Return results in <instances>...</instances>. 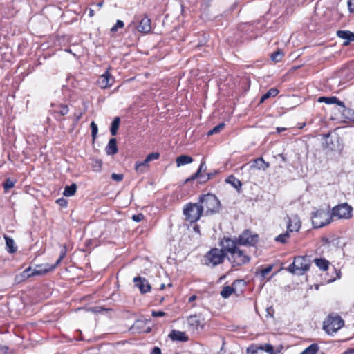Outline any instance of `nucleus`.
<instances>
[{"label": "nucleus", "instance_id": "nucleus-32", "mask_svg": "<svg viewBox=\"0 0 354 354\" xmlns=\"http://www.w3.org/2000/svg\"><path fill=\"white\" fill-rule=\"evenodd\" d=\"M66 252H67V249H66V245H62L59 257L58 259L57 260L55 264L54 265V266H53L54 268H55L57 266H58L61 263L62 259L66 257Z\"/></svg>", "mask_w": 354, "mask_h": 354}, {"label": "nucleus", "instance_id": "nucleus-57", "mask_svg": "<svg viewBox=\"0 0 354 354\" xmlns=\"http://www.w3.org/2000/svg\"><path fill=\"white\" fill-rule=\"evenodd\" d=\"M283 349V347L281 346L280 348L277 349L274 348V353L273 354H281V350Z\"/></svg>", "mask_w": 354, "mask_h": 354}, {"label": "nucleus", "instance_id": "nucleus-26", "mask_svg": "<svg viewBox=\"0 0 354 354\" xmlns=\"http://www.w3.org/2000/svg\"><path fill=\"white\" fill-rule=\"evenodd\" d=\"M315 265L322 270H327L329 267V262L325 259H315L314 260Z\"/></svg>", "mask_w": 354, "mask_h": 354}, {"label": "nucleus", "instance_id": "nucleus-21", "mask_svg": "<svg viewBox=\"0 0 354 354\" xmlns=\"http://www.w3.org/2000/svg\"><path fill=\"white\" fill-rule=\"evenodd\" d=\"M118 149L117 147V140L115 138H111L106 147V152L107 155H114L117 153Z\"/></svg>", "mask_w": 354, "mask_h": 354}, {"label": "nucleus", "instance_id": "nucleus-16", "mask_svg": "<svg viewBox=\"0 0 354 354\" xmlns=\"http://www.w3.org/2000/svg\"><path fill=\"white\" fill-rule=\"evenodd\" d=\"M53 106L52 112L57 120H59L58 117L64 116L69 111L68 106L65 104L53 105Z\"/></svg>", "mask_w": 354, "mask_h": 354}, {"label": "nucleus", "instance_id": "nucleus-28", "mask_svg": "<svg viewBox=\"0 0 354 354\" xmlns=\"http://www.w3.org/2000/svg\"><path fill=\"white\" fill-rule=\"evenodd\" d=\"M207 169V167H206V165H205V162L204 160H202L201 164H200V166H199V168L198 169L196 173H194L190 178V179H188L187 180H194L197 178H200V177H203V175L201 174V173L202 171H205Z\"/></svg>", "mask_w": 354, "mask_h": 354}, {"label": "nucleus", "instance_id": "nucleus-48", "mask_svg": "<svg viewBox=\"0 0 354 354\" xmlns=\"http://www.w3.org/2000/svg\"><path fill=\"white\" fill-rule=\"evenodd\" d=\"M123 178H124V176L122 174H115V173H113V174H111V178L113 180L117 181V182L122 181Z\"/></svg>", "mask_w": 354, "mask_h": 354}, {"label": "nucleus", "instance_id": "nucleus-43", "mask_svg": "<svg viewBox=\"0 0 354 354\" xmlns=\"http://www.w3.org/2000/svg\"><path fill=\"white\" fill-rule=\"evenodd\" d=\"M124 26V24L121 20H117L115 24L111 28V32H115L118 28H122Z\"/></svg>", "mask_w": 354, "mask_h": 354}, {"label": "nucleus", "instance_id": "nucleus-23", "mask_svg": "<svg viewBox=\"0 0 354 354\" xmlns=\"http://www.w3.org/2000/svg\"><path fill=\"white\" fill-rule=\"evenodd\" d=\"M225 182L228 184H230L238 192H240L242 183L241 180L236 178L235 176H234L233 175L230 176L225 179Z\"/></svg>", "mask_w": 354, "mask_h": 354}, {"label": "nucleus", "instance_id": "nucleus-5", "mask_svg": "<svg viewBox=\"0 0 354 354\" xmlns=\"http://www.w3.org/2000/svg\"><path fill=\"white\" fill-rule=\"evenodd\" d=\"M333 217L332 212L319 209L312 214V224L315 228H320L329 224Z\"/></svg>", "mask_w": 354, "mask_h": 354}, {"label": "nucleus", "instance_id": "nucleus-35", "mask_svg": "<svg viewBox=\"0 0 354 354\" xmlns=\"http://www.w3.org/2000/svg\"><path fill=\"white\" fill-rule=\"evenodd\" d=\"M26 270V271H28V278L34 276L41 275L44 272L41 270H38L37 268L32 269L30 266L27 268Z\"/></svg>", "mask_w": 354, "mask_h": 354}, {"label": "nucleus", "instance_id": "nucleus-51", "mask_svg": "<svg viewBox=\"0 0 354 354\" xmlns=\"http://www.w3.org/2000/svg\"><path fill=\"white\" fill-rule=\"evenodd\" d=\"M165 315V313L163 311H153L152 316L154 317H163Z\"/></svg>", "mask_w": 354, "mask_h": 354}, {"label": "nucleus", "instance_id": "nucleus-8", "mask_svg": "<svg viewBox=\"0 0 354 354\" xmlns=\"http://www.w3.org/2000/svg\"><path fill=\"white\" fill-rule=\"evenodd\" d=\"M250 259V257L243 250H241L240 248L232 254L228 256V261L232 267L241 266L248 263Z\"/></svg>", "mask_w": 354, "mask_h": 354}, {"label": "nucleus", "instance_id": "nucleus-33", "mask_svg": "<svg viewBox=\"0 0 354 354\" xmlns=\"http://www.w3.org/2000/svg\"><path fill=\"white\" fill-rule=\"evenodd\" d=\"M149 161L147 160V158L142 162H136L135 165V169L137 171H140L142 173L144 171L142 170V167H148Z\"/></svg>", "mask_w": 354, "mask_h": 354}, {"label": "nucleus", "instance_id": "nucleus-11", "mask_svg": "<svg viewBox=\"0 0 354 354\" xmlns=\"http://www.w3.org/2000/svg\"><path fill=\"white\" fill-rule=\"evenodd\" d=\"M187 323L189 329L193 331L198 330V329H203L205 326L204 319L198 315L189 316L187 318Z\"/></svg>", "mask_w": 354, "mask_h": 354}, {"label": "nucleus", "instance_id": "nucleus-56", "mask_svg": "<svg viewBox=\"0 0 354 354\" xmlns=\"http://www.w3.org/2000/svg\"><path fill=\"white\" fill-rule=\"evenodd\" d=\"M342 354H354V348H348Z\"/></svg>", "mask_w": 354, "mask_h": 354}, {"label": "nucleus", "instance_id": "nucleus-42", "mask_svg": "<svg viewBox=\"0 0 354 354\" xmlns=\"http://www.w3.org/2000/svg\"><path fill=\"white\" fill-rule=\"evenodd\" d=\"M260 346L262 347V349H261V351H264L269 354L274 353V347L271 344H266L260 345Z\"/></svg>", "mask_w": 354, "mask_h": 354}, {"label": "nucleus", "instance_id": "nucleus-18", "mask_svg": "<svg viewBox=\"0 0 354 354\" xmlns=\"http://www.w3.org/2000/svg\"><path fill=\"white\" fill-rule=\"evenodd\" d=\"M169 337L173 341L187 342L188 337L185 332L173 330L169 335Z\"/></svg>", "mask_w": 354, "mask_h": 354}, {"label": "nucleus", "instance_id": "nucleus-39", "mask_svg": "<svg viewBox=\"0 0 354 354\" xmlns=\"http://www.w3.org/2000/svg\"><path fill=\"white\" fill-rule=\"evenodd\" d=\"M283 56V53L281 52L280 50H277L271 55L270 58L274 62H278L281 61Z\"/></svg>", "mask_w": 354, "mask_h": 354}, {"label": "nucleus", "instance_id": "nucleus-58", "mask_svg": "<svg viewBox=\"0 0 354 354\" xmlns=\"http://www.w3.org/2000/svg\"><path fill=\"white\" fill-rule=\"evenodd\" d=\"M193 230L195 232L199 234L200 233V227L198 225L194 226Z\"/></svg>", "mask_w": 354, "mask_h": 354}, {"label": "nucleus", "instance_id": "nucleus-62", "mask_svg": "<svg viewBox=\"0 0 354 354\" xmlns=\"http://www.w3.org/2000/svg\"><path fill=\"white\" fill-rule=\"evenodd\" d=\"M93 10H91L89 12V16H93Z\"/></svg>", "mask_w": 354, "mask_h": 354}, {"label": "nucleus", "instance_id": "nucleus-7", "mask_svg": "<svg viewBox=\"0 0 354 354\" xmlns=\"http://www.w3.org/2000/svg\"><path fill=\"white\" fill-rule=\"evenodd\" d=\"M220 246L221 250H223V253H225V257L228 258V256L235 252L241 245L238 243L236 238L224 237L220 241Z\"/></svg>", "mask_w": 354, "mask_h": 354}, {"label": "nucleus", "instance_id": "nucleus-30", "mask_svg": "<svg viewBox=\"0 0 354 354\" xmlns=\"http://www.w3.org/2000/svg\"><path fill=\"white\" fill-rule=\"evenodd\" d=\"M279 93V91L277 88H270L268 92L262 95L260 100V103H263L265 100L270 98V97H275Z\"/></svg>", "mask_w": 354, "mask_h": 354}, {"label": "nucleus", "instance_id": "nucleus-14", "mask_svg": "<svg viewBox=\"0 0 354 354\" xmlns=\"http://www.w3.org/2000/svg\"><path fill=\"white\" fill-rule=\"evenodd\" d=\"M133 282L135 286L138 288L140 292L142 294L147 293L151 290V286L145 278L136 277L133 279Z\"/></svg>", "mask_w": 354, "mask_h": 354}, {"label": "nucleus", "instance_id": "nucleus-24", "mask_svg": "<svg viewBox=\"0 0 354 354\" xmlns=\"http://www.w3.org/2000/svg\"><path fill=\"white\" fill-rule=\"evenodd\" d=\"M193 162V158L191 156L186 155H181L177 157L176 160L177 167H180L183 165H185L187 164L192 163Z\"/></svg>", "mask_w": 354, "mask_h": 354}, {"label": "nucleus", "instance_id": "nucleus-45", "mask_svg": "<svg viewBox=\"0 0 354 354\" xmlns=\"http://www.w3.org/2000/svg\"><path fill=\"white\" fill-rule=\"evenodd\" d=\"M102 162L100 160H96L93 164V169L94 171H101Z\"/></svg>", "mask_w": 354, "mask_h": 354}, {"label": "nucleus", "instance_id": "nucleus-52", "mask_svg": "<svg viewBox=\"0 0 354 354\" xmlns=\"http://www.w3.org/2000/svg\"><path fill=\"white\" fill-rule=\"evenodd\" d=\"M263 166L262 162H255V160L253 161V164L250 166L251 168H256L258 169V167Z\"/></svg>", "mask_w": 354, "mask_h": 354}, {"label": "nucleus", "instance_id": "nucleus-41", "mask_svg": "<svg viewBox=\"0 0 354 354\" xmlns=\"http://www.w3.org/2000/svg\"><path fill=\"white\" fill-rule=\"evenodd\" d=\"M255 162H262V163H263V166L258 167L259 170L261 169V170L266 171L268 168L270 167V163L268 162H266L262 157L255 159Z\"/></svg>", "mask_w": 354, "mask_h": 354}, {"label": "nucleus", "instance_id": "nucleus-31", "mask_svg": "<svg viewBox=\"0 0 354 354\" xmlns=\"http://www.w3.org/2000/svg\"><path fill=\"white\" fill-rule=\"evenodd\" d=\"M120 122V119L119 117H115L113 119V120L111 123V129H110V131H111V133L112 136L116 135L117 131L119 128Z\"/></svg>", "mask_w": 354, "mask_h": 354}, {"label": "nucleus", "instance_id": "nucleus-59", "mask_svg": "<svg viewBox=\"0 0 354 354\" xmlns=\"http://www.w3.org/2000/svg\"><path fill=\"white\" fill-rule=\"evenodd\" d=\"M286 129V128H283V127H277V128L276 129V130H277V133H281V132H282V131H285Z\"/></svg>", "mask_w": 354, "mask_h": 354}, {"label": "nucleus", "instance_id": "nucleus-37", "mask_svg": "<svg viewBox=\"0 0 354 354\" xmlns=\"http://www.w3.org/2000/svg\"><path fill=\"white\" fill-rule=\"evenodd\" d=\"M289 238V231L285 233L281 234L275 237V241L277 242H280L281 243H286L287 240Z\"/></svg>", "mask_w": 354, "mask_h": 354}, {"label": "nucleus", "instance_id": "nucleus-49", "mask_svg": "<svg viewBox=\"0 0 354 354\" xmlns=\"http://www.w3.org/2000/svg\"><path fill=\"white\" fill-rule=\"evenodd\" d=\"M132 219L136 222H140L144 219V215L142 214H134L132 216Z\"/></svg>", "mask_w": 354, "mask_h": 354}, {"label": "nucleus", "instance_id": "nucleus-47", "mask_svg": "<svg viewBox=\"0 0 354 354\" xmlns=\"http://www.w3.org/2000/svg\"><path fill=\"white\" fill-rule=\"evenodd\" d=\"M91 128L92 136L95 139L98 131L97 125L93 121L91 123Z\"/></svg>", "mask_w": 354, "mask_h": 354}, {"label": "nucleus", "instance_id": "nucleus-19", "mask_svg": "<svg viewBox=\"0 0 354 354\" xmlns=\"http://www.w3.org/2000/svg\"><path fill=\"white\" fill-rule=\"evenodd\" d=\"M318 102H324L327 104H337L338 106H343V102L340 101L337 97H319L317 100Z\"/></svg>", "mask_w": 354, "mask_h": 354}, {"label": "nucleus", "instance_id": "nucleus-46", "mask_svg": "<svg viewBox=\"0 0 354 354\" xmlns=\"http://www.w3.org/2000/svg\"><path fill=\"white\" fill-rule=\"evenodd\" d=\"M159 157H160V153L158 152H154V153H149V155H147V156L146 158H147V160H149V162H151L153 160H158L159 158Z\"/></svg>", "mask_w": 354, "mask_h": 354}, {"label": "nucleus", "instance_id": "nucleus-9", "mask_svg": "<svg viewBox=\"0 0 354 354\" xmlns=\"http://www.w3.org/2000/svg\"><path fill=\"white\" fill-rule=\"evenodd\" d=\"M352 207L344 203L335 206L331 212L333 217L348 219L352 216Z\"/></svg>", "mask_w": 354, "mask_h": 354}, {"label": "nucleus", "instance_id": "nucleus-6", "mask_svg": "<svg viewBox=\"0 0 354 354\" xmlns=\"http://www.w3.org/2000/svg\"><path fill=\"white\" fill-rule=\"evenodd\" d=\"M344 326V320L339 315H329L324 322L323 328L329 335H333Z\"/></svg>", "mask_w": 354, "mask_h": 354}, {"label": "nucleus", "instance_id": "nucleus-61", "mask_svg": "<svg viewBox=\"0 0 354 354\" xmlns=\"http://www.w3.org/2000/svg\"><path fill=\"white\" fill-rule=\"evenodd\" d=\"M278 156L281 158V159L283 162H286V160H287L286 158L283 156V154L281 153V154H279Z\"/></svg>", "mask_w": 354, "mask_h": 354}, {"label": "nucleus", "instance_id": "nucleus-63", "mask_svg": "<svg viewBox=\"0 0 354 354\" xmlns=\"http://www.w3.org/2000/svg\"><path fill=\"white\" fill-rule=\"evenodd\" d=\"M164 288H165V284H163V283H162V284L160 286V289H161V290H162V289H164Z\"/></svg>", "mask_w": 354, "mask_h": 354}, {"label": "nucleus", "instance_id": "nucleus-54", "mask_svg": "<svg viewBox=\"0 0 354 354\" xmlns=\"http://www.w3.org/2000/svg\"><path fill=\"white\" fill-rule=\"evenodd\" d=\"M213 176H214L213 174L207 173L206 177L205 176L203 177L204 178V180H203L202 182H205V181L209 180Z\"/></svg>", "mask_w": 354, "mask_h": 354}, {"label": "nucleus", "instance_id": "nucleus-40", "mask_svg": "<svg viewBox=\"0 0 354 354\" xmlns=\"http://www.w3.org/2000/svg\"><path fill=\"white\" fill-rule=\"evenodd\" d=\"M28 271H26V270L25 269L22 272L20 273V274L16 276L15 279L18 282H21L22 281L28 279Z\"/></svg>", "mask_w": 354, "mask_h": 354}, {"label": "nucleus", "instance_id": "nucleus-36", "mask_svg": "<svg viewBox=\"0 0 354 354\" xmlns=\"http://www.w3.org/2000/svg\"><path fill=\"white\" fill-rule=\"evenodd\" d=\"M262 347L257 344H252L246 349V352L248 354H257L259 351H261Z\"/></svg>", "mask_w": 354, "mask_h": 354}, {"label": "nucleus", "instance_id": "nucleus-53", "mask_svg": "<svg viewBox=\"0 0 354 354\" xmlns=\"http://www.w3.org/2000/svg\"><path fill=\"white\" fill-rule=\"evenodd\" d=\"M150 354H162L161 349L159 347H154Z\"/></svg>", "mask_w": 354, "mask_h": 354}, {"label": "nucleus", "instance_id": "nucleus-1", "mask_svg": "<svg viewBox=\"0 0 354 354\" xmlns=\"http://www.w3.org/2000/svg\"><path fill=\"white\" fill-rule=\"evenodd\" d=\"M198 203L205 216L212 215L218 212L221 206L218 198L212 194H207L201 196Z\"/></svg>", "mask_w": 354, "mask_h": 354}, {"label": "nucleus", "instance_id": "nucleus-12", "mask_svg": "<svg viewBox=\"0 0 354 354\" xmlns=\"http://www.w3.org/2000/svg\"><path fill=\"white\" fill-rule=\"evenodd\" d=\"M113 82L114 78L112 77L108 69L105 71L104 73L98 77L97 80V84L101 88L105 89L106 88L111 87L113 85Z\"/></svg>", "mask_w": 354, "mask_h": 354}, {"label": "nucleus", "instance_id": "nucleus-13", "mask_svg": "<svg viewBox=\"0 0 354 354\" xmlns=\"http://www.w3.org/2000/svg\"><path fill=\"white\" fill-rule=\"evenodd\" d=\"M138 25L136 26L137 30L142 33H149L151 30V19L146 15H143L140 17V19H137Z\"/></svg>", "mask_w": 354, "mask_h": 354}, {"label": "nucleus", "instance_id": "nucleus-34", "mask_svg": "<svg viewBox=\"0 0 354 354\" xmlns=\"http://www.w3.org/2000/svg\"><path fill=\"white\" fill-rule=\"evenodd\" d=\"M16 180H12L10 178H6L5 181L3 183V187L4 190L6 192L10 189L12 188L15 186Z\"/></svg>", "mask_w": 354, "mask_h": 354}, {"label": "nucleus", "instance_id": "nucleus-55", "mask_svg": "<svg viewBox=\"0 0 354 354\" xmlns=\"http://www.w3.org/2000/svg\"><path fill=\"white\" fill-rule=\"evenodd\" d=\"M82 115V113H75L74 114L75 122H77L80 120V119L81 118Z\"/></svg>", "mask_w": 354, "mask_h": 354}, {"label": "nucleus", "instance_id": "nucleus-60", "mask_svg": "<svg viewBox=\"0 0 354 354\" xmlns=\"http://www.w3.org/2000/svg\"><path fill=\"white\" fill-rule=\"evenodd\" d=\"M196 299V296H195V295H192V296L189 298L188 301H189V302H193Z\"/></svg>", "mask_w": 354, "mask_h": 354}, {"label": "nucleus", "instance_id": "nucleus-27", "mask_svg": "<svg viewBox=\"0 0 354 354\" xmlns=\"http://www.w3.org/2000/svg\"><path fill=\"white\" fill-rule=\"evenodd\" d=\"M77 190V185L75 183H73L71 185L65 187L63 194L64 196L69 197L73 196Z\"/></svg>", "mask_w": 354, "mask_h": 354}, {"label": "nucleus", "instance_id": "nucleus-10", "mask_svg": "<svg viewBox=\"0 0 354 354\" xmlns=\"http://www.w3.org/2000/svg\"><path fill=\"white\" fill-rule=\"evenodd\" d=\"M236 239L241 245L252 246L257 243L259 236L257 234L252 233L249 230H245Z\"/></svg>", "mask_w": 354, "mask_h": 354}, {"label": "nucleus", "instance_id": "nucleus-17", "mask_svg": "<svg viewBox=\"0 0 354 354\" xmlns=\"http://www.w3.org/2000/svg\"><path fill=\"white\" fill-rule=\"evenodd\" d=\"M337 35L338 37L345 40L343 44L344 46L348 45L351 41H354V33L349 30H338Z\"/></svg>", "mask_w": 354, "mask_h": 354}, {"label": "nucleus", "instance_id": "nucleus-29", "mask_svg": "<svg viewBox=\"0 0 354 354\" xmlns=\"http://www.w3.org/2000/svg\"><path fill=\"white\" fill-rule=\"evenodd\" d=\"M319 346L317 344H312L304 349L300 354H317Z\"/></svg>", "mask_w": 354, "mask_h": 354}, {"label": "nucleus", "instance_id": "nucleus-25", "mask_svg": "<svg viewBox=\"0 0 354 354\" xmlns=\"http://www.w3.org/2000/svg\"><path fill=\"white\" fill-rule=\"evenodd\" d=\"M4 239L6 241V245L8 252L10 253L15 252L17 250V248L15 245L14 240L6 235L4 236Z\"/></svg>", "mask_w": 354, "mask_h": 354}, {"label": "nucleus", "instance_id": "nucleus-15", "mask_svg": "<svg viewBox=\"0 0 354 354\" xmlns=\"http://www.w3.org/2000/svg\"><path fill=\"white\" fill-rule=\"evenodd\" d=\"M288 223L287 228L289 232H297L301 227V221L297 215H293L291 217H288Z\"/></svg>", "mask_w": 354, "mask_h": 354}, {"label": "nucleus", "instance_id": "nucleus-38", "mask_svg": "<svg viewBox=\"0 0 354 354\" xmlns=\"http://www.w3.org/2000/svg\"><path fill=\"white\" fill-rule=\"evenodd\" d=\"M225 127V124L223 122L220 123L219 124L214 127L212 129L209 130L207 133L208 136H212L213 134H216L219 133Z\"/></svg>", "mask_w": 354, "mask_h": 354}, {"label": "nucleus", "instance_id": "nucleus-44", "mask_svg": "<svg viewBox=\"0 0 354 354\" xmlns=\"http://www.w3.org/2000/svg\"><path fill=\"white\" fill-rule=\"evenodd\" d=\"M272 268H273L272 266H269L267 268L261 270H260L261 277L263 279L266 278L267 274H268L272 271Z\"/></svg>", "mask_w": 354, "mask_h": 354}, {"label": "nucleus", "instance_id": "nucleus-20", "mask_svg": "<svg viewBox=\"0 0 354 354\" xmlns=\"http://www.w3.org/2000/svg\"><path fill=\"white\" fill-rule=\"evenodd\" d=\"M339 111L342 113L343 117L348 120L354 121V110L346 107L343 102V106H339Z\"/></svg>", "mask_w": 354, "mask_h": 354}, {"label": "nucleus", "instance_id": "nucleus-2", "mask_svg": "<svg viewBox=\"0 0 354 354\" xmlns=\"http://www.w3.org/2000/svg\"><path fill=\"white\" fill-rule=\"evenodd\" d=\"M185 220L191 223L197 222L204 215L198 203H188L183 209Z\"/></svg>", "mask_w": 354, "mask_h": 354}, {"label": "nucleus", "instance_id": "nucleus-3", "mask_svg": "<svg viewBox=\"0 0 354 354\" xmlns=\"http://www.w3.org/2000/svg\"><path fill=\"white\" fill-rule=\"evenodd\" d=\"M310 259L308 257L299 256L295 258L294 261L288 266L290 272L297 275H302L310 268Z\"/></svg>", "mask_w": 354, "mask_h": 354}, {"label": "nucleus", "instance_id": "nucleus-22", "mask_svg": "<svg viewBox=\"0 0 354 354\" xmlns=\"http://www.w3.org/2000/svg\"><path fill=\"white\" fill-rule=\"evenodd\" d=\"M242 280H236L234 281L232 283V286H225L223 287V290L221 292V295L223 298H227L229 297L234 292V286L239 283H242Z\"/></svg>", "mask_w": 354, "mask_h": 354}, {"label": "nucleus", "instance_id": "nucleus-50", "mask_svg": "<svg viewBox=\"0 0 354 354\" xmlns=\"http://www.w3.org/2000/svg\"><path fill=\"white\" fill-rule=\"evenodd\" d=\"M347 5L351 13H354V0H348Z\"/></svg>", "mask_w": 354, "mask_h": 354}, {"label": "nucleus", "instance_id": "nucleus-4", "mask_svg": "<svg viewBox=\"0 0 354 354\" xmlns=\"http://www.w3.org/2000/svg\"><path fill=\"white\" fill-rule=\"evenodd\" d=\"M225 258V253H223V250L217 248H212L204 257L205 264L212 267L221 264Z\"/></svg>", "mask_w": 354, "mask_h": 354}]
</instances>
